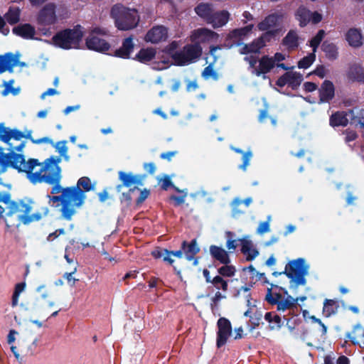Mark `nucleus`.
Returning <instances> with one entry per match:
<instances>
[{
    "label": "nucleus",
    "mask_w": 364,
    "mask_h": 364,
    "mask_svg": "<svg viewBox=\"0 0 364 364\" xmlns=\"http://www.w3.org/2000/svg\"><path fill=\"white\" fill-rule=\"evenodd\" d=\"M269 221L262 222L259 223V227L257 230V232L259 235H263L266 232H269Z\"/></svg>",
    "instance_id": "56"
},
{
    "label": "nucleus",
    "mask_w": 364,
    "mask_h": 364,
    "mask_svg": "<svg viewBox=\"0 0 364 364\" xmlns=\"http://www.w3.org/2000/svg\"><path fill=\"white\" fill-rule=\"evenodd\" d=\"M19 64L18 57L11 53H6L0 56V73L7 70L11 72L12 69Z\"/></svg>",
    "instance_id": "21"
},
{
    "label": "nucleus",
    "mask_w": 364,
    "mask_h": 364,
    "mask_svg": "<svg viewBox=\"0 0 364 364\" xmlns=\"http://www.w3.org/2000/svg\"><path fill=\"white\" fill-rule=\"evenodd\" d=\"M151 255L155 258L162 257L165 262H167L171 264L174 262L173 259L169 257L168 251L165 249H156L152 251Z\"/></svg>",
    "instance_id": "45"
},
{
    "label": "nucleus",
    "mask_w": 364,
    "mask_h": 364,
    "mask_svg": "<svg viewBox=\"0 0 364 364\" xmlns=\"http://www.w3.org/2000/svg\"><path fill=\"white\" fill-rule=\"evenodd\" d=\"M26 289V283L21 282L16 284L13 294L20 296V294L24 291Z\"/></svg>",
    "instance_id": "57"
},
{
    "label": "nucleus",
    "mask_w": 364,
    "mask_h": 364,
    "mask_svg": "<svg viewBox=\"0 0 364 364\" xmlns=\"http://www.w3.org/2000/svg\"><path fill=\"white\" fill-rule=\"evenodd\" d=\"M54 186L52 188L51 193L56 194L61 193V195H63V191H65L64 188L60 185V182L58 183H53Z\"/></svg>",
    "instance_id": "61"
},
{
    "label": "nucleus",
    "mask_w": 364,
    "mask_h": 364,
    "mask_svg": "<svg viewBox=\"0 0 364 364\" xmlns=\"http://www.w3.org/2000/svg\"><path fill=\"white\" fill-rule=\"evenodd\" d=\"M254 28L253 24H250L245 27L241 28H237L232 31L227 37L228 40H230L231 42L228 43V46L230 47L232 46L234 44H238L240 41L245 39L248 37Z\"/></svg>",
    "instance_id": "17"
},
{
    "label": "nucleus",
    "mask_w": 364,
    "mask_h": 364,
    "mask_svg": "<svg viewBox=\"0 0 364 364\" xmlns=\"http://www.w3.org/2000/svg\"><path fill=\"white\" fill-rule=\"evenodd\" d=\"M58 94V92L55 89L49 88L41 95V98L42 100H44L46 98V97H47V96H53V95H55Z\"/></svg>",
    "instance_id": "62"
},
{
    "label": "nucleus",
    "mask_w": 364,
    "mask_h": 364,
    "mask_svg": "<svg viewBox=\"0 0 364 364\" xmlns=\"http://www.w3.org/2000/svg\"><path fill=\"white\" fill-rule=\"evenodd\" d=\"M36 292L39 294V297L42 299H47L49 293L45 284H41L36 288Z\"/></svg>",
    "instance_id": "55"
},
{
    "label": "nucleus",
    "mask_w": 364,
    "mask_h": 364,
    "mask_svg": "<svg viewBox=\"0 0 364 364\" xmlns=\"http://www.w3.org/2000/svg\"><path fill=\"white\" fill-rule=\"evenodd\" d=\"M218 35L214 31L200 28L191 32L190 40L194 43V45H199L203 43H209L217 40Z\"/></svg>",
    "instance_id": "13"
},
{
    "label": "nucleus",
    "mask_w": 364,
    "mask_h": 364,
    "mask_svg": "<svg viewBox=\"0 0 364 364\" xmlns=\"http://www.w3.org/2000/svg\"><path fill=\"white\" fill-rule=\"evenodd\" d=\"M230 14L226 11L213 12L208 22L213 28H219L225 25L229 20Z\"/></svg>",
    "instance_id": "25"
},
{
    "label": "nucleus",
    "mask_w": 364,
    "mask_h": 364,
    "mask_svg": "<svg viewBox=\"0 0 364 364\" xmlns=\"http://www.w3.org/2000/svg\"><path fill=\"white\" fill-rule=\"evenodd\" d=\"M323 50L329 58L335 59L338 55L336 46L333 43H324Z\"/></svg>",
    "instance_id": "49"
},
{
    "label": "nucleus",
    "mask_w": 364,
    "mask_h": 364,
    "mask_svg": "<svg viewBox=\"0 0 364 364\" xmlns=\"http://www.w3.org/2000/svg\"><path fill=\"white\" fill-rule=\"evenodd\" d=\"M11 196L9 192L4 191L1 192L0 191V203H3L8 205V203H9V199H11ZM5 213V208L0 205V219L3 218V215Z\"/></svg>",
    "instance_id": "50"
},
{
    "label": "nucleus",
    "mask_w": 364,
    "mask_h": 364,
    "mask_svg": "<svg viewBox=\"0 0 364 364\" xmlns=\"http://www.w3.org/2000/svg\"><path fill=\"white\" fill-rule=\"evenodd\" d=\"M247 306H250L249 309L246 311L244 314L245 316L250 317L251 321L255 325H259V321L262 316V313L261 311L259 312H255V317L252 316V314L254 312L255 310V305H251L250 300H247Z\"/></svg>",
    "instance_id": "42"
},
{
    "label": "nucleus",
    "mask_w": 364,
    "mask_h": 364,
    "mask_svg": "<svg viewBox=\"0 0 364 364\" xmlns=\"http://www.w3.org/2000/svg\"><path fill=\"white\" fill-rule=\"evenodd\" d=\"M309 266L304 258L291 260L285 267L284 274L291 279L290 288L296 289L299 285L306 284L305 277Z\"/></svg>",
    "instance_id": "8"
},
{
    "label": "nucleus",
    "mask_w": 364,
    "mask_h": 364,
    "mask_svg": "<svg viewBox=\"0 0 364 364\" xmlns=\"http://www.w3.org/2000/svg\"><path fill=\"white\" fill-rule=\"evenodd\" d=\"M213 11V5L208 3H200L195 8L196 14L208 23Z\"/></svg>",
    "instance_id": "27"
},
{
    "label": "nucleus",
    "mask_w": 364,
    "mask_h": 364,
    "mask_svg": "<svg viewBox=\"0 0 364 364\" xmlns=\"http://www.w3.org/2000/svg\"><path fill=\"white\" fill-rule=\"evenodd\" d=\"M334 86L329 80H325L319 90V97L321 102H326L331 100L334 97Z\"/></svg>",
    "instance_id": "24"
},
{
    "label": "nucleus",
    "mask_w": 364,
    "mask_h": 364,
    "mask_svg": "<svg viewBox=\"0 0 364 364\" xmlns=\"http://www.w3.org/2000/svg\"><path fill=\"white\" fill-rule=\"evenodd\" d=\"M211 283L214 285V287L218 289H223L224 291H227L228 289V283L226 281H225L221 277L216 276L215 277L212 281Z\"/></svg>",
    "instance_id": "51"
},
{
    "label": "nucleus",
    "mask_w": 364,
    "mask_h": 364,
    "mask_svg": "<svg viewBox=\"0 0 364 364\" xmlns=\"http://www.w3.org/2000/svg\"><path fill=\"white\" fill-rule=\"evenodd\" d=\"M95 183H92L90 178L83 176L81 177L77 183L76 186L68 187V188H77L83 195L85 198L86 196L84 192H88L91 190H93L95 188Z\"/></svg>",
    "instance_id": "30"
},
{
    "label": "nucleus",
    "mask_w": 364,
    "mask_h": 364,
    "mask_svg": "<svg viewBox=\"0 0 364 364\" xmlns=\"http://www.w3.org/2000/svg\"><path fill=\"white\" fill-rule=\"evenodd\" d=\"M282 16L272 14L267 16L258 25L257 28L261 31H266L261 37L254 41L250 44L242 45L239 49L241 54H247L250 53H257L265 46L267 42H269L278 33V26L280 24Z\"/></svg>",
    "instance_id": "1"
},
{
    "label": "nucleus",
    "mask_w": 364,
    "mask_h": 364,
    "mask_svg": "<svg viewBox=\"0 0 364 364\" xmlns=\"http://www.w3.org/2000/svg\"><path fill=\"white\" fill-rule=\"evenodd\" d=\"M25 342L26 340L24 338H21L19 341L20 346L23 348V351L24 352L25 355H33L35 353L36 347L37 346L38 339L35 338L33 342L27 346H25Z\"/></svg>",
    "instance_id": "44"
},
{
    "label": "nucleus",
    "mask_w": 364,
    "mask_h": 364,
    "mask_svg": "<svg viewBox=\"0 0 364 364\" xmlns=\"http://www.w3.org/2000/svg\"><path fill=\"white\" fill-rule=\"evenodd\" d=\"M242 245V252L246 257L247 259L252 260L257 257L259 252L255 247L249 236H245L239 240Z\"/></svg>",
    "instance_id": "20"
},
{
    "label": "nucleus",
    "mask_w": 364,
    "mask_h": 364,
    "mask_svg": "<svg viewBox=\"0 0 364 364\" xmlns=\"http://www.w3.org/2000/svg\"><path fill=\"white\" fill-rule=\"evenodd\" d=\"M348 122L347 114L344 112H336L330 118V124L333 127L346 126Z\"/></svg>",
    "instance_id": "35"
},
{
    "label": "nucleus",
    "mask_w": 364,
    "mask_h": 364,
    "mask_svg": "<svg viewBox=\"0 0 364 364\" xmlns=\"http://www.w3.org/2000/svg\"><path fill=\"white\" fill-rule=\"evenodd\" d=\"M264 318L269 323V328L272 330L278 328L281 326L280 317L272 312L267 313L264 316Z\"/></svg>",
    "instance_id": "41"
},
{
    "label": "nucleus",
    "mask_w": 364,
    "mask_h": 364,
    "mask_svg": "<svg viewBox=\"0 0 364 364\" xmlns=\"http://www.w3.org/2000/svg\"><path fill=\"white\" fill-rule=\"evenodd\" d=\"M304 88L307 92H313L317 89V85L311 82H307L304 84Z\"/></svg>",
    "instance_id": "64"
},
{
    "label": "nucleus",
    "mask_w": 364,
    "mask_h": 364,
    "mask_svg": "<svg viewBox=\"0 0 364 364\" xmlns=\"http://www.w3.org/2000/svg\"><path fill=\"white\" fill-rule=\"evenodd\" d=\"M346 141L347 142L353 141L356 139L357 134L353 130H347L346 132Z\"/></svg>",
    "instance_id": "63"
},
{
    "label": "nucleus",
    "mask_w": 364,
    "mask_h": 364,
    "mask_svg": "<svg viewBox=\"0 0 364 364\" xmlns=\"http://www.w3.org/2000/svg\"><path fill=\"white\" fill-rule=\"evenodd\" d=\"M110 15L114 21L116 27L127 31L134 28L139 21L135 10L128 9L121 4H116L111 9Z\"/></svg>",
    "instance_id": "7"
},
{
    "label": "nucleus",
    "mask_w": 364,
    "mask_h": 364,
    "mask_svg": "<svg viewBox=\"0 0 364 364\" xmlns=\"http://www.w3.org/2000/svg\"><path fill=\"white\" fill-rule=\"evenodd\" d=\"M303 76L300 73L288 71L278 78L276 85L280 87L288 85L292 89H296L301 83Z\"/></svg>",
    "instance_id": "15"
},
{
    "label": "nucleus",
    "mask_w": 364,
    "mask_h": 364,
    "mask_svg": "<svg viewBox=\"0 0 364 364\" xmlns=\"http://www.w3.org/2000/svg\"><path fill=\"white\" fill-rule=\"evenodd\" d=\"M32 131L28 130L26 131V134H24L21 132L17 129H11V140H21L22 138L29 139L32 141L33 143L39 144L42 143H53V140L48 137H43L38 139H33L31 136Z\"/></svg>",
    "instance_id": "23"
},
{
    "label": "nucleus",
    "mask_w": 364,
    "mask_h": 364,
    "mask_svg": "<svg viewBox=\"0 0 364 364\" xmlns=\"http://www.w3.org/2000/svg\"><path fill=\"white\" fill-rule=\"evenodd\" d=\"M338 309L336 301L333 299H326L323 303V314L329 317L334 314Z\"/></svg>",
    "instance_id": "39"
},
{
    "label": "nucleus",
    "mask_w": 364,
    "mask_h": 364,
    "mask_svg": "<svg viewBox=\"0 0 364 364\" xmlns=\"http://www.w3.org/2000/svg\"><path fill=\"white\" fill-rule=\"evenodd\" d=\"M346 40L352 47H359L363 43V36L360 31L357 28H350L346 33Z\"/></svg>",
    "instance_id": "28"
},
{
    "label": "nucleus",
    "mask_w": 364,
    "mask_h": 364,
    "mask_svg": "<svg viewBox=\"0 0 364 364\" xmlns=\"http://www.w3.org/2000/svg\"><path fill=\"white\" fill-rule=\"evenodd\" d=\"M296 18L301 26H305L309 23H319L322 19V15L317 11L312 12L305 7H299L296 13Z\"/></svg>",
    "instance_id": "14"
},
{
    "label": "nucleus",
    "mask_w": 364,
    "mask_h": 364,
    "mask_svg": "<svg viewBox=\"0 0 364 364\" xmlns=\"http://www.w3.org/2000/svg\"><path fill=\"white\" fill-rule=\"evenodd\" d=\"M119 178L123 183V185L127 187H130L132 185L141 184L139 179L137 176H134L131 173H125L123 171L119 172Z\"/></svg>",
    "instance_id": "34"
},
{
    "label": "nucleus",
    "mask_w": 364,
    "mask_h": 364,
    "mask_svg": "<svg viewBox=\"0 0 364 364\" xmlns=\"http://www.w3.org/2000/svg\"><path fill=\"white\" fill-rule=\"evenodd\" d=\"M33 204L34 201L29 198L16 201L12 200L11 198L9 203H8L9 211L6 215L12 216L14 214H18V220L24 225H28L39 221L48 214L49 209L47 207H43L39 211L31 213Z\"/></svg>",
    "instance_id": "2"
},
{
    "label": "nucleus",
    "mask_w": 364,
    "mask_h": 364,
    "mask_svg": "<svg viewBox=\"0 0 364 364\" xmlns=\"http://www.w3.org/2000/svg\"><path fill=\"white\" fill-rule=\"evenodd\" d=\"M13 33L25 39H34L36 35L35 28L28 23L20 24L13 28Z\"/></svg>",
    "instance_id": "22"
},
{
    "label": "nucleus",
    "mask_w": 364,
    "mask_h": 364,
    "mask_svg": "<svg viewBox=\"0 0 364 364\" xmlns=\"http://www.w3.org/2000/svg\"><path fill=\"white\" fill-rule=\"evenodd\" d=\"M349 77L355 81H364V68L359 65L353 66L348 74Z\"/></svg>",
    "instance_id": "37"
},
{
    "label": "nucleus",
    "mask_w": 364,
    "mask_h": 364,
    "mask_svg": "<svg viewBox=\"0 0 364 364\" xmlns=\"http://www.w3.org/2000/svg\"><path fill=\"white\" fill-rule=\"evenodd\" d=\"M267 299L272 304L277 305V310L285 311L286 310L291 309L295 306L296 300L291 296H288L286 299H282L280 296H277V298L267 295Z\"/></svg>",
    "instance_id": "19"
},
{
    "label": "nucleus",
    "mask_w": 364,
    "mask_h": 364,
    "mask_svg": "<svg viewBox=\"0 0 364 364\" xmlns=\"http://www.w3.org/2000/svg\"><path fill=\"white\" fill-rule=\"evenodd\" d=\"M348 338L354 344L364 348V328L360 325L355 326L353 332L348 335Z\"/></svg>",
    "instance_id": "32"
},
{
    "label": "nucleus",
    "mask_w": 364,
    "mask_h": 364,
    "mask_svg": "<svg viewBox=\"0 0 364 364\" xmlns=\"http://www.w3.org/2000/svg\"><path fill=\"white\" fill-rule=\"evenodd\" d=\"M315 58V53L312 52L299 61L298 67L304 69L308 68L314 62Z\"/></svg>",
    "instance_id": "47"
},
{
    "label": "nucleus",
    "mask_w": 364,
    "mask_h": 364,
    "mask_svg": "<svg viewBox=\"0 0 364 364\" xmlns=\"http://www.w3.org/2000/svg\"><path fill=\"white\" fill-rule=\"evenodd\" d=\"M52 144L56 151L62 156L67 161H69L70 157L68 155V147H67V141H60L56 143H50Z\"/></svg>",
    "instance_id": "43"
},
{
    "label": "nucleus",
    "mask_w": 364,
    "mask_h": 364,
    "mask_svg": "<svg viewBox=\"0 0 364 364\" xmlns=\"http://www.w3.org/2000/svg\"><path fill=\"white\" fill-rule=\"evenodd\" d=\"M133 50L134 43L132 39L128 38L124 41L122 46L115 51V55L123 58H128Z\"/></svg>",
    "instance_id": "31"
},
{
    "label": "nucleus",
    "mask_w": 364,
    "mask_h": 364,
    "mask_svg": "<svg viewBox=\"0 0 364 364\" xmlns=\"http://www.w3.org/2000/svg\"><path fill=\"white\" fill-rule=\"evenodd\" d=\"M252 156V152L250 150L245 151L242 155V161L243 163L241 164L239 168L242 171H245L250 165V159Z\"/></svg>",
    "instance_id": "54"
},
{
    "label": "nucleus",
    "mask_w": 364,
    "mask_h": 364,
    "mask_svg": "<svg viewBox=\"0 0 364 364\" xmlns=\"http://www.w3.org/2000/svg\"><path fill=\"white\" fill-rule=\"evenodd\" d=\"M61 159L58 156H53L46 159L42 164V183L48 184L58 183L61 179V168L58 166Z\"/></svg>",
    "instance_id": "9"
},
{
    "label": "nucleus",
    "mask_w": 364,
    "mask_h": 364,
    "mask_svg": "<svg viewBox=\"0 0 364 364\" xmlns=\"http://www.w3.org/2000/svg\"><path fill=\"white\" fill-rule=\"evenodd\" d=\"M64 7L57 6L54 3L46 4L38 12L37 22L42 26H50L55 23L58 18L63 16Z\"/></svg>",
    "instance_id": "10"
},
{
    "label": "nucleus",
    "mask_w": 364,
    "mask_h": 364,
    "mask_svg": "<svg viewBox=\"0 0 364 364\" xmlns=\"http://www.w3.org/2000/svg\"><path fill=\"white\" fill-rule=\"evenodd\" d=\"M14 80H9L8 82H4V90L2 91L1 94L3 96L9 95L11 94L13 95H17L20 92V88H14L13 87Z\"/></svg>",
    "instance_id": "46"
},
{
    "label": "nucleus",
    "mask_w": 364,
    "mask_h": 364,
    "mask_svg": "<svg viewBox=\"0 0 364 364\" xmlns=\"http://www.w3.org/2000/svg\"><path fill=\"white\" fill-rule=\"evenodd\" d=\"M0 140L9 144L11 141V129L3 124L0 126Z\"/></svg>",
    "instance_id": "53"
},
{
    "label": "nucleus",
    "mask_w": 364,
    "mask_h": 364,
    "mask_svg": "<svg viewBox=\"0 0 364 364\" xmlns=\"http://www.w3.org/2000/svg\"><path fill=\"white\" fill-rule=\"evenodd\" d=\"M283 44L289 48H294L298 46V36L296 32L289 31L283 39Z\"/></svg>",
    "instance_id": "40"
},
{
    "label": "nucleus",
    "mask_w": 364,
    "mask_h": 364,
    "mask_svg": "<svg viewBox=\"0 0 364 364\" xmlns=\"http://www.w3.org/2000/svg\"><path fill=\"white\" fill-rule=\"evenodd\" d=\"M252 201V199L251 198H247L244 200H241L239 198H235L232 201V205L236 207V206H238L239 205H240L242 203H244L246 206H249L251 204Z\"/></svg>",
    "instance_id": "59"
},
{
    "label": "nucleus",
    "mask_w": 364,
    "mask_h": 364,
    "mask_svg": "<svg viewBox=\"0 0 364 364\" xmlns=\"http://www.w3.org/2000/svg\"><path fill=\"white\" fill-rule=\"evenodd\" d=\"M49 201L48 203L53 205V203L61 202V214L62 217L70 220L73 216L76 213V209L80 208L85 202L84 195L78 191L77 188H65L63 195L59 196H46Z\"/></svg>",
    "instance_id": "3"
},
{
    "label": "nucleus",
    "mask_w": 364,
    "mask_h": 364,
    "mask_svg": "<svg viewBox=\"0 0 364 364\" xmlns=\"http://www.w3.org/2000/svg\"><path fill=\"white\" fill-rule=\"evenodd\" d=\"M18 334V333L14 329L9 331V333L7 336V342L9 345H13L16 341V337Z\"/></svg>",
    "instance_id": "58"
},
{
    "label": "nucleus",
    "mask_w": 364,
    "mask_h": 364,
    "mask_svg": "<svg viewBox=\"0 0 364 364\" xmlns=\"http://www.w3.org/2000/svg\"><path fill=\"white\" fill-rule=\"evenodd\" d=\"M6 23L4 19L0 16V33L6 36L9 33V29L5 27Z\"/></svg>",
    "instance_id": "60"
},
{
    "label": "nucleus",
    "mask_w": 364,
    "mask_h": 364,
    "mask_svg": "<svg viewBox=\"0 0 364 364\" xmlns=\"http://www.w3.org/2000/svg\"><path fill=\"white\" fill-rule=\"evenodd\" d=\"M210 253L215 259L223 264H227L230 262L228 252L223 247L211 245L210 247Z\"/></svg>",
    "instance_id": "26"
},
{
    "label": "nucleus",
    "mask_w": 364,
    "mask_h": 364,
    "mask_svg": "<svg viewBox=\"0 0 364 364\" xmlns=\"http://www.w3.org/2000/svg\"><path fill=\"white\" fill-rule=\"evenodd\" d=\"M218 333H217V346L220 348L228 341V338L232 333V326L230 322L225 318H220L218 321Z\"/></svg>",
    "instance_id": "16"
},
{
    "label": "nucleus",
    "mask_w": 364,
    "mask_h": 364,
    "mask_svg": "<svg viewBox=\"0 0 364 364\" xmlns=\"http://www.w3.org/2000/svg\"><path fill=\"white\" fill-rule=\"evenodd\" d=\"M168 37L166 27L157 26L150 29L145 36V41L151 43H158L165 41Z\"/></svg>",
    "instance_id": "18"
},
{
    "label": "nucleus",
    "mask_w": 364,
    "mask_h": 364,
    "mask_svg": "<svg viewBox=\"0 0 364 364\" xmlns=\"http://www.w3.org/2000/svg\"><path fill=\"white\" fill-rule=\"evenodd\" d=\"M181 249L183 250L184 255L188 260H192L194 255L200 250L196 240H192L188 245L186 242H183Z\"/></svg>",
    "instance_id": "33"
},
{
    "label": "nucleus",
    "mask_w": 364,
    "mask_h": 364,
    "mask_svg": "<svg viewBox=\"0 0 364 364\" xmlns=\"http://www.w3.org/2000/svg\"><path fill=\"white\" fill-rule=\"evenodd\" d=\"M20 12L18 7H10L4 15L5 19L10 24L16 23L20 20Z\"/></svg>",
    "instance_id": "36"
},
{
    "label": "nucleus",
    "mask_w": 364,
    "mask_h": 364,
    "mask_svg": "<svg viewBox=\"0 0 364 364\" xmlns=\"http://www.w3.org/2000/svg\"><path fill=\"white\" fill-rule=\"evenodd\" d=\"M107 31L100 27L94 28L90 36L86 38V46L88 49L98 52H105L109 50V45L98 36H105Z\"/></svg>",
    "instance_id": "12"
},
{
    "label": "nucleus",
    "mask_w": 364,
    "mask_h": 364,
    "mask_svg": "<svg viewBox=\"0 0 364 364\" xmlns=\"http://www.w3.org/2000/svg\"><path fill=\"white\" fill-rule=\"evenodd\" d=\"M325 36V32L323 30H320L317 34L310 41V46L312 48V51L315 53L316 51V48L323 40Z\"/></svg>",
    "instance_id": "48"
},
{
    "label": "nucleus",
    "mask_w": 364,
    "mask_h": 364,
    "mask_svg": "<svg viewBox=\"0 0 364 364\" xmlns=\"http://www.w3.org/2000/svg\"><path fill=\"white\" fill-rule=\"evenodd\" d=\"M84 33L80 26L62 30L53 36L50 44L64 50L80 48Z\"/></svg>",
    "instance_id": "6"
},
{
    "label": "nucleus",
    "mask_w": 364,
    "mask_h": 364,
    "mask_svg": "<svg viewBox=\"0 0 364 364\" xmlns=\"http://www.w3.org/2000/svg\"><path fill=\"white\" fill-rule=\"evenodd\" d=\"M201 50L199 45H188L183 50L173 54V59L178 65L189 64L199 58Z\"/></svg>",
    "instance_id": "11"
},
{
    "label": "nucleus",
    "mask_w": 364,
    "mask_h": 364,
    "mask_svg": "<svg viewBox=\"0 0 364 364\" xmlns=\"http://www.w3.org/2000/svg\"><path fill=\"white\" fill-rule=\"evenodd\" d=\"M218 273L224 277H232L235 275V269L232 265L227 264L218 269Z\"/></svg>",
    "instance_id": "52"
},
{
    "label": "nucleus",
    "mask_w": 364,
    "mask_h": 364,
    "mask_svg": "<svg viewBox=\"0 0 364 364\" xmlns=\"http://www.w3.org/2000/svg\"><path fill=\"white\" fill-rule=\"evenodd\" d=\"M9 162L18 172L24 173L31 183H42L43 178L41 173L42 164L39 163L37 159H31L26 161L23 155L14 154L10 156Z\"/></svg>",
    "instance_id": "5"
},
{
    "label": "nucleus",
    "mask_w": 364,
    "mask_h": 364,
    "mask_svg": "<svg viewBox=\"0 0 364 364\" xmlns=\"http://www.w3.org/2000/svg\"><path fill=\"white\" fill-rule=\"evenodd\" d=\"M220 49V47H213V48H211V49L210 50V54L213 57L214 60L212 63H210V64L208 67H206L203 70V71L202 73V76L205 80H208L210 78H213V79L218 78L217 73L214 70L213 65L214 64V63L216 61V59H217L215 53L217 50H218Z\"/></svg>",
    "instance_id": "29"
},
{
    "label": "nucleus",
    "mask_w": 364,
    "mask_h": 364,
    "mask_svg": "<svg viewBox=\"0 0 364 364\" xmlns=\"http://www.w3.org/2000/svg\"><path fill=\"white\" fill-rule=\"evenodd\" d=\"M287 57V55L282 53H276L274 56L264 55L257 60L254 56H246L245 60L250 65V72L257 75H262L263 79H267V73H269L274 68H282L285 70L291 68L282 63Z\"/></svg>",
    "instance_id": "4"
},
{
    "label": "nucleus",
    "mask_w": 364,
    "mask_h": 364,
    "mask_svg": "<svg viewBox=\"0 0 364 364\" xmlns=\"http://www.w3.org/2000/svg\"><path fill=\"white\" fill-rule=\"evenodd\" d=\"M156 51L154 48L141 49L136 55V58L141 63H147L155 56Z\"/></svg>",
    "instance_id": "38"
}]
</instances>
